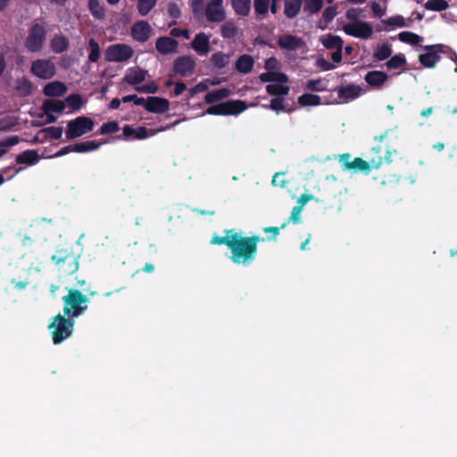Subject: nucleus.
Masks as SVG:
<instances>
[{"label":"nucleus","instance_id":"obj_1","mask_svg":"<svg viewBox=\"0 0 457 457\" xmlns=\"http://www.w3.org/2000/svg\"><path fill=\"white\" fill-rule=\"evenodd\" d=\"M264 241L260 236H243L240 232L235 231L230 245V261L234 264L249 266L256 260L257 245Z\"/></svg>","mask_w":457,"mask_h":457},{"label":"nucleus","instance_id":"obj_2","mask_svg":"<svg viewBox=\"0 0 457 457\" xmlns=\"http://www.w3.org/2000/svg\"><path fill=\"white\" fill-rule=\"evenodd\" d=\"M60 276L68 277L79 270V256L69 249H59L51 257Z\"/></svg>","mask_w":457,"mask_h":457},{"label":"nucleus","instance_id":"obj_3","mask_svg":"<svg viewBox=\"0 0 457 457\" xmlns=\"http://www.w3.org/2000/svg\"><path fill=\"white\" fill-rule=\"evenodd\" d=\"M64 302L63 312L66 317H79L87 310L88 297L79 289L71 288L67 295L62 298Z\"/></svg>","mask_w":457,"mask_h":457},{"label":"nucleus","instance_id":"obj_4","mask_svg":"<svg viewBox=\"0 0 457 457\" xmlns=\"http://www.w3.org/2000/svg\"><path fill=\"white\" fill-rule=\"evenodd\" d=\"M73 328L74 321L70 317L66 318L62 314L54 316L53 321L48 324L54 344H60L69 338L73 332Z\"/></svg>","mask_w":457,"mask_h":457},{"label":"nucleus","instance_id":"obj_5","mask_svg":"<svg viewBox=\"0 0 457 457\" xmlns=\"http://www.w3.org/2000/svg\"><path fill=\"white\" fill-rule=\"evenodd\" d=\"M388 133L389 131H386L379 137H375V140L379 144L375 145V146L370 149L367 155V159L369 162H370L371 169H378L382 166L383 163L392 162L391 149H389L388 145H386L385 147H383L381 145L383 140L387 137Z\"/></svg>","mask_w":457,"mask_h":457},{"label":"nucleus","instance_id":"obj_6","mask_svg":"<svg viewBox=\"0 0 457 457\" xmlns=\"http://www.w3.org/2000/svg\"><path fill=\"white\" fill-rule=\"evenodd\" d=\"M46 37L47 30L45 26L39 23H34L29 29V34L25 38L24 45L29 52H40L45 46Z\"/></svg>","mask_w":457,"mask_h":457},{"label":"nucleus","instance_id":"obj_7","mask_svg":"<svg viewBox=\"0 0 457 457\" xmlns=\"http://www.w3.org/2000/svg\"><path fill=\"white\" fill-rule=\"evenodd\" d=\"M95 121L86 116H79L68 121L66 126V139L71 140L80 137L87 133L93 131Z\"/></svg>","mask_w":457,"mask_h":457},{"label":"nucleus","instance_id":"obj_8","mask_svg":"<svg viewBox=\"0 0 457 457\" xmlns=\"http://www.w3.org/2000/svg\"><path fill=\"white\" fill-rule=\"evenodd\" d=\"M247 104L243 100H229L227 102L212 104L206 109V113L210 115H238L245 111Z\"/></svg>","mask_w":457,"mask_h":457},{"label":"nucleus","instance_id":"obj_9","mask_svg":"<svg viewBox=\"0 0 457 457\" xmlns=\"http://www.w3.org/2000/svg\"><path fill=\"white\" fill-rule=\"evenodd\" d=\"M134 54L132 46L126 44H115L107 47L104 60L108 62H123L131 59Z\"/></svg>","mask_w":457,"mask_h":457},{"label":"nucleus","instance_id":"obj_10","mask_svg":"<svg viewBox=\"0 0 457 457\" xmlns=\"http://www.w3.org/2000/svg\"><path fill=\"white\" fill-rule=\"evenodd\" d=\"M31 73L41 79H51L56 74V68L50 60L38 59L32 62Z\"/></svg>","mask_w":457,"mask_h":457},{"label":"nucleus","instance_id":"obj_11","mask_svg":"<svg viewBox=\"0 0 457 457\" xmlns=\"http://www.w3.org/2000/svg\"><path fill=\"white\" fill-rule=\"evenodd\" d=\"M351 159L350 154H343L340 155L339 161L344 170H354L369 173L371 170L370 162L360 157Z\"/></svg>","mask_w":457,"mask_h":457},{"label":"nucleus","instance_id":"obj_12","mask_svg":"<svg viewBox=\"0 0 457 457\" xmlns=\"http://www.w3.org/2000/svg\"><path fill=\"white\" fill-rule=\"evenodd\" d=\"M204 15L209 22L220 23L225 21L226 11L223 7V0H210L205 6Z\"/></svg>","mask_w":457,"mask_h":457},{"label":"nucleus","instance_id":"obj_13","mask_svg":"<svg viewBox=\"0 0 457 457\" xmlns=\"http://www.w3.org/2000/svg\"><path fill=\"white\" fill-rule=\"evenodd\" d=\"M334 91H337L338 96V100L333 102L335 104L349 103L357 99L362 94L361 87L353 83L337 87Z\"/></svg>","mask_w":457,"mask_h":457},{"label":"nucleus","instance_id":"obj_14","mask_svg":"<svg viewBox=\"0 0 457 457\" xmlns=\"http://www.w3.org/2000/svg\"><path fill=\"white\" fill-rule=\"evenodd\" d=\"M343 30L356 38H370L374 32L372 26L365 21L345 24L343 26Z\"/></svg>","mask_w":457,"mask_h":457},{"label":"nucleus","instance_id":"obj_15","mask_svg":"<svg viewBox=\"0 0 457 457\" xmlns=\"http://www.w3.org/2000/svg\"><path fill=\"white\" fill-rule=\"evenodd\" d=\"M427 53L420 54L419 62L427 68H433L440 61L439 52L444 49V45L426 46Z\"/></svg>","mask_w":457,"mask_h":457},{"label":"nucleus","instance_id":"obj_16","mask_svg":"<svg viewBox=\"0 0 457 457\" xmlns=\"http://www.w3.org/2000/svg\"><path fill=\"white\" fill-rule=\"evenodd\" d=\"M195 62L190 55H182L173 62V71L181 77L190 76L195 71Z\"/></svg>","mask_w":457,"mask_h":457},{"label":"nucleus","instance_id":"obj_17","mask_svg":"<svg viewBox=\"0 0 457 457\" xmlns=\"http://www.w3.org/2000/svg\"><path fill=\"white\" fill-rule=\"evenodd\" d=\"M153 28L145 21V20H139L131 28L132 37L137 42L145 43L151 38Z\"/></svg>","mask_w":457,"mask_h":457},{"label":"nucleus","instance_id":"obj_18","mask_svg":"<svg viewBox=\"0 0 457 457\" xmlns=\"http://www.w3.org/2000/svg\"><path fill=\"white\" fill-rule=\"evenodd\" d=\"M170 101L157 96H149L146 98L145 109L147 112L155 114H164L170 110Z\"/></svg>","mask_w":457,"mask_h":457},{"label":"nucleus","instance_id":"obj_19","mask_svg":"<svg viewBox=\"0 0 457 457\" xmlns=\"http://www.w3.org/2000/svg\"><path fill=\"white\" fill-rule=\"evenodd\" d=\"M191 47L197 52L200 56H205L211 50L210 37L204 32L197 33L191 42Z\"/></svg>","mask_w":457,"mask_h":457},{"label":"nucleus","instance_id":"obj_20","mask_svg":"<svg viewBox=\"0 0 457 457\" xmlns=\"http://www.w3.org/2000/svg\"><path fill=\"white\" fill-rule=\"evenodd\" d=\"M147 74L148 71L141 67H131L128 69L123 81L132 86H137L145 81Z\"/></svg>","mask_w":457,"mask_h":457},{"label":"nucleus","instance_id":"obj_21","mask_svg":"<svg viewBox=\"0 0 457 457\" xmlns=\"http://www.w3.org/2000/svg\"><path fill=\"white\" fill-rule=\"evenodd\" d=\"M278 45L280 48L294 51L304 46V42L301 37L291 34H285L279 36L278 38Z\"/></svg>","mask_w":457,"mask_h":457},{"label":"nucleus","instance_id":"obj_22","mask_svg":"<svg viewBox=\"0 0 457 457\" xmlns=\"http://www.w3.org/2000/svg\"><path fill=\"white\" fill-rule=\"evenodd\" d=\"M388 75L383 71H370L364 76L365 82L373 88H380L387 81Z\"/></svg>","mask_w":457,"mask_h":457},{"label":"nucleus","instance_id":"obj_23","mask_svg":"<svg viewBox=\"0 0 457 457\" xmlns=\"http://www.w3.org/2000/svg\"><path fill=\"white\" fill-rule=\"evenodd\" d=\"M178 46V42L173 39V37H169V36H161L160 37H157L155 41L156 50L164 54L175 52Z\"/></svg>","mask_w":457,"mask_h":457},{"label":"nucleus","instance_id":"obj_24","mask_svg":"<svg viewBox=\"0 0 457 457\" xmlns=\"http://www.w3.org/2000/svg\"><path fill=\"white\" fill-rule=\"evenodd\" d=\"M220 34L223 38L230 40V38H238L241 35L240 27L237 24L234 20H227L220 27Z\"/></svg>","mask_w":457,"mask_h":457},{"label":"nucleus","instance_id":"obj_25","mask_svg":"<svg viewBox=\"0 0 457 457\" xmlns=\"http://www.w3.org/2000/svg\"><path fill=\"white\" fill-rule=\"evenodd\" d=\"M67 92V86L61 81H53L46 84L43 88V93L46 96L60 97L63 96Z\"/></svg>","mask_w":457,"mask_h":457},{"label":"nucleus","instance_id":"obj_26","mask_svg":"<svg viewBox=\"0 0 457 457\" xmlns=\"http://www.w3.org/2000/svg\"><path fill=\"white\" fill-rule=\"evenodd\" d=\"M253 67L254 60L251 55H248V54H243L238 56L236 62V69L241 74H249V72L253 71Z\"/></svg>","mask_w":457,"mask_h":457},{"label":"nucleus","instance_id":"obj_27","mask_svg":"<svg viewBox=\"0 0 457 457\" xmlns=\"http://www.w3.org/2000/svg\"><path fill=\"white\" fill-rule=\"evenodd\" d=\"M50 48L55 54H61L69 49V39L62 34L54 35L50 41Z\"/></svg>","mask_w":457,"mask_h":457},{"label":"nucleus","instance_id":"obj_28","mask_svg":"<svg viewBox=\"0 0 457 457\" xmlns=\"http://www.w3.org/2000/svg\"><path fill=\"white\" fill-rule=\"evenodd\" d=\"M65 108V101L56 99L46 100L42 105V110L45 114H48V112L62 113Z\"/></svg>","mask_w":457,"mask_h":457},{"label":"nucleus","instance_id":"obj_29","mask_svg":"<svg viewBox=\"0 0 457 457\" xmlns=\"http://www.w3.org/2000/svg\"><path fill=\"white\" fill-rule=\"evenodd\" d=\"M122 131L123 136L126 138L134 136L137 139H145L149 137V133L145 126H138L136 129H133L130 125H125Z\"/></svg>","mask_w":457,"mask_h":457},{"label":"nucleus","instance_id":"obj_30","mask_svg":"<svg viewBox=\"0 0 457 457\" xmlns=\"http://www.w3.org/2000/svg\"><path fill=\"white\" fill-rule=\"evenodd\" d=\"M322 46L327 49H337L343 47V40L340 36L328 33L320 37Z\"/></svg>","mask_w":457,"mask_h":457},{"label":"nucleus","instance_id":"obj_31","mask_svg":"<svg viewBox=\"0 0 457 457\" xmlns=\"http://www.w3.org/2000/svg\"><path fill=\"white\" fill-rule=\"evenodd\" d=\"M231 94L230 89L227 87H221L218 89H214L212 91H209L204 96V102L207 104H212L218 101H220L222 99L228 98Z\"/></svg>","mask_w":457,"mask_h":457},{"label":"nucleus","instance_id":"obj_32","mask_svg":"<svg viewBox=\"0 0 457 457\" xmlns=\"http://www.w3.org/2000/svg\"><path fill=\"white\" fill-rule=\"evenodd\" d=\"M259 79L262 82L287 83L288 76L286 73H280V71H267L266 73L260 74Z\"/></svg>","mask_w":457,"mask_h":457},{"label":"nucleus","instance_id":"obj_33","mask_svg":"<svg viewBox=\"0 0 457 457\" xmlns=\"http://www.w3.org/2000/svg\"><path fill=\"white\" fill-rule=\"evenodd\" d=\"M231 5L237 15L247 16L251 12L252 0H231Z\"/></svg>","mask_w":457,"mask_h":457},{"label":"nucleus","instance_id":"obj_34","mask_svg":"<svg viewBox=\"0 0 457 457\" xmlns=\"http://www.w3.org/2000/svg\"><path fill=\"white\" fill-rule=\"evenodd\" d=\"M303 0H285L284 13L289 18H295L301 11Z\"/></svg>","mask_w":457,"mask_h":457},{"label":"nucleus","instance_id":"obj_35","mask_svg":"<svg viewBox=\"0 0 457 457\" xmlns=\"http://www.w3.org/2000/svg\"><path fill=\"white\" fill-rule=\"evenodd\" d=\"M39 160V155L35 150H27L19 154L16 157L17 163H25L26 165H34Z\"/></svg>","mask_w":457,"mask_h":457},{"label":"nucleus","instance_id":"obj_36","mask_svg":"<svg viewBox=\"0 0 457 457\" xmlns=\"http://www.w3.org/2000/svg\"><path fill=\"white\" fill-rule=\"evenodd\" d=\"M101 147V142L96 140H87L78 142L74 144V152L76 153H87L98 150Z\"/></svg>","mask_w":457,"mask_h":457},{"label":"nucleus","instance_id":"obj_37","mask_svg":"<svg viewBox=\"0 0 457 457\" xmlns=\"http://www.w3.org/2000/svg\"><path fill=\"white\" fill-rule=\"evenodd\" d=\"M235 231V229H225L224 236H212L210 243L212 245H224L229 249Z\"/></svg>","mask_w":457,"mask_h":457},{"label":"nucleus","instance_id":"obj_38","mask_svg":"<svg viewBox=\"0 0 457 457\" xmlns=\"http://www.w3.org/2000/svg\"><path fill=\"white\" fill-rule=\"evenodd\" d=\"M270 6V0H253V7L255 10L256 18L261 21L269 12Z\"/></svg>","mask_w":457,"mask_h":457},{"label":"nucleus","instance_id":"obj_39","mask_svg":"<svg viewBox=\"0 0 457 457\" xmlns=\"http://www.w3.org/2000/svg\"><path fill=\"white\" fill-rule=\"evenodd\" d=\"M266 90L270 96L278 97L289 95L290 87L282 84H269L266 86Z\"/></svg>","mask_w":457,"mask_h":457},{"label":"nucleus","instance_id":"obj_40","mask_svg":"<svg viewBox=\"0 0 457 457\" xmlns=\"http://www.w3.org/2000/svg\"><path fill=\"white\" fill-rule=\"evenodd\" d=\"M229 58L230 57L228 55V54L216 52L212 54L211 62L215 68L221 70L228 64Z\"/></svg>","mask_w":457,"mask_h":457},{"label":"nucleus","instance_id":"obj_41","mask_svg":"<svg viewBox=\"0 0 457 457\" xmlns=\"http://www.w3.org/2000/svg\"><path fill=\"white\" fill-rule=\"evenodd\" d=\"M398 38L401 42L406 43V44H409L411 46L419 45L422 40V37L420 35L413 33L411 31L400 32L398 34Z\"/></svg>","mask_w":457,"mask_h":457},{"label":"nucleus","instance_id":"obj_42","mask_svg":"<svg viewBox=\"0 0 457 457\" xmlns=\"http://www.w3.org/2000/svg\"><path fill=\"white\" fill-rule=\"evenodd\" d=\"M392 54V46L388 44H382L377 46L374 52V59L377 61H385L390 58Z\"/></svg>","mask_w":457,"mask_h":457},{"label":"nucleus","instance_id":"obj_43","mask_svg":"<svg viewBox=\"0 0 457 457\" xmlns=\"http://www.w3.org/2000/svg\"><path fill=\"white\" fill-rule=\"evenodd\" d=\"M88 9L96 19H104L105 17V9L98 0H88Z\"/></svg>","mask_w":457,"mask_h":457},{"label":"nucleus","instance_id":"obj_44","mask_svg":"<svg viewBox=\"0 0 457 457\" xmlns=\"http://www.w3.org/2000/svg\"><path fill=\"white\" fill-rule=\"evenodd\" d=\"M298 104L303 106L320 105L322 104L321 97L317 95L304 94L298 97Z\"/></svg>","mask_w":457,"mask_h":457},{"label":"nucleus","instance_id":"obj_45","mask_svg":"<svg viewBox=\"0 0 457 457\" xmlns=\"http://www.w3.org/2000/svg\"><path fill=\"white\" fill-rule=\"evenodd\" d=\"M65 104L73 112H76V110L81 109V107L84 105V100L79 94H72L66 97Z\"/></svg>","mask_w":457,"mask_h":457},{"label":"nucleus","instance_id":"obj_46","mask_svg":"<svg viewBox=\"0 0 457 457\" xmlns=\"http://www.w3.org/2000/svg\"><path fill=\"white\" fill-rule=\"evenodd\" d=\"M88 61L91 62H97L100 59L101 49L99 44L91 37L88 41Z\"/></svg>","mask_w":457,"mask_h":457},{"label":"nucleus","instance_id":"obj_47","mask_svg":"<svg viewBox=\"0 0 457 457\" xmlns=\"http://www.w3.org/2000/svg\"><path fill=\"white\" fill-rule=\"evenodd\" d=\"M120 126L117 120H111L103 123L100 126L99 134L100 135H111L119 132Z\"/></svg>","mask_w":457,"mask_h":457},{"label":"nucleus","instance_id":"obj_48","mask_svg":"<svg viewBox=\"0 0 457 457\" xmlns=\"http://www.w3.org/2000/svg\"><path fill=\"white\" fill-rule=\"evenodd\" d=\"M156 0H137V11L142 16L147 15L155 6Z\"/></svg>","mask_w":457,"mask_h":457},{"label":"nucleus","instance_id":"obj_49","mask_svg":"<svg viewBox=\"0 0 457 457\" xmlns=\"http://www.w3.org/2000/svg\"><path fill=\"white\" fill-rule=\"evenodd\" d=\"M448 4L445 0H428L425 7L427 10L442 12L448 8Z\"/></svg>","mask_w":457,"mask_h":457},{"label":"nucleus","instance_id":"obj_50","mask_svg":"<svg viewBox=\"0 0 457 457\" xmlns=\"http://www.w3.org/2000/svg\"><path fill=\"white\" fill-rule=\"evenodd\" d=\"M304 1V11L311 13L319 12L324 4L323 0H303Z\"/></svg>","mask_w":457,"mask_h":457},{"label":"nucleus","instance_id":"obj_51","mask_svg":"<svg viewBox=\"0 0 457 457\" xmlns=\"http://www.w3.org/2000/svg\"><path fill=\"white\" fill-rule=\"evenodd\" d=\"M20 137L18 136L9 137L4 140H0V157L3 156L7 149L12 147L19 143Z\"/></svg>","mask_w":457,"mask_h":457},{"label":"nucleus","instance_id":"obj_52","mask_svg":"<svg viewBox=\"0 0 457 457\" xmlns=\"http://www.w3.org/2000/svg\"><path fill=\"white\" fill-rule=\"evenodd\" d=\"M406 64V59L402 54L393 55L386 63L388 69H399Z\"/></svg>","mask_w":457,"mask_h":457},{"label":"nucleus","instance_id":"obj_53","mask_svg":"<svg viewBox=\"0 0 457 457\" xmlns=\"http://www.w3.org/2000/svg\"><path fill=\"white\" fill-rule=\"evenodd\" d=\"M326 88V85L322 79H310L305 82V89L311 91H323Z\"/></svg>","mask_w":457,"mask_h":457},{"label":"nucleus","instance_id":"obj_54","mask_svg":"<svg viewBox=\"0 0 457 457\" xmlns=\"http://www.w3.org/2000/svg\"><path fill=\"white\" fill-rule=\"evenodd\" d=\"M382 22L385 23L386 25L391 26V27H394V26H396L399 28L406 27V22H405L404 17L402 15L391 16V17L387 18L386 20H383Z\"/></svg>","mask_w":457,"mask_h":457},{"label":"nucleus","instance_id":"obj_55","mask_svg":"<svg viewBox=\"0 0 457 457\" xmlns=\"http://www.w3.org/2000/svg\"><path fill=\"white\" fill-rule=\"evenodd\" d=\"M302 206L297 205L293 207L287 221L283 223L281 225V228H285L290 223V221H292L293 223H298L300 221V214L302 212Z\"/></svg>","mask_w":457,"mask_h":457},{"label":"nucleus","instance_id":"obj_56","mask_svg":"<svg viewBox=\"0 0 457 457\" xmlns=\"http://www.w3.org/2000/svg\"><path fill=\"white\" fill-rule=\"evenodd\" d=\"M43 132H46L52 139H60L62 136L63 129L62 127L50 126L43 129Z\"/></svg>","mask_w":457,"mask_h":457},{"label":"nucleus","instance_id":"obj_57","mask_svg":"<svg viewBox=\"0 0 457 457\" xmlns=\"http://www.w3.org/2000/svg\"><path fill=\"white\" fill-rule=\"evenodd\" d=\"M270 107L273 112L278 113L279 112H286L285 99L282 97H275L271 99Z\"/></svg>","mask_w":457,"mask_h":457},{"label":"nucleus","instance_id":"obj_58","mask_svg":"<svg viewBox=\"0 0 457 457\" xmlns=\"http://www.w3.org/2000/svg\"><path fill=\"white\" fill-rule=\"evenodd\" d=\"M136 90L141 94H156L158 86L154 82L136 87Z\"/></svg>","mask_w":457,"mask_h":457},{"label":"nucleus","instance_id":"obj_59","mask_svg":"<svg viewBox=\"0 0 457 457\" xmlns=\"http://www.w3.org/2000/svg\"><path fill=\"white\" fill-rule=\"evenodd\" d=\"M191 10L195 16H199L204 13L205 9L204 0H191Z\"/></svg>","mask_w":457,"mask_h":457},{"label":"nucleus","instance_id":"obj_60","mask_svg":"<svg viewBox=\"0 0 457 457\" xmlns=\"http://www.w3.org/2000/svg\"><path fill=\"white\" fill-rule=\"evenodd\" d=\"M32 83L28 79H22L17 85V89L21 92L23 96H29L32 92Z\"/></svg>","mask_w":457,"mask_h":457},{"label":"nucleus","instance_id":"obj_61","mask_svg":"<svg viewBox=\"0 0 457 457\" xmlns=\"http://www.w3.org/2000/svg\"><path fill=\"white\" fill-rule=\"evenodd\" d=\"M337 15V8L334 6H328L325 8L323 12L322 17L326 23H329L333 21L335 16Z\"/></svg>","mask_w":457,"mask_h":457},{"label":"nucleus","instance_id":"obj_62","mask_svg":"<svg viewBox=\"0 0 457 457\" xmlns=\"http://www.w3.org/2000/svg\"><path fill=\"white\" fill-rule=\"evenodd\" d=\"M361 12V9L351 8L346 11L345 17L349 21H353V22H358V21H360Z\"/></svg>","mask_w":457,"mask_h":457},{"label":"nucleus","instance_id":"obj_63","mask_svg":"<svg viewBox=\"0 0 457 457\" xmlns=\"http://www.w3.org/2000/svg\"><path fill=\"white\" fill-rule=\"evenodd\" d=\"M168 11L170 16L174 19L179 18L181 15V10L179 6L177 4H175V2H170Z\"/></svg>","mask_w":457,"mask_h":457},{"label":"nucleus","instance_id":"obj_64","mask_svg":"<svg viewBox=\"0 0 457 457\" xmlns=\"http://www.w3.org/2000/svg\"><path fill=\"white\" fill-rule=\"evenodd\" d=\"M265 69L267 71H274L279 69V62L275 57H270L265 61Z\"/></svg>","mask_w":457,"mask_h":457}]
</instances>
